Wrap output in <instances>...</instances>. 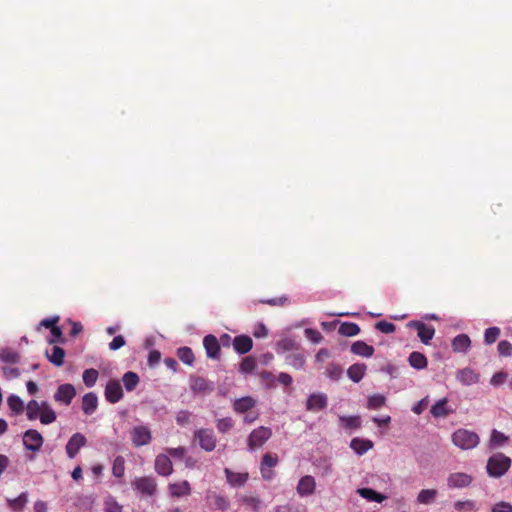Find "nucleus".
<instances>
[{
	"label": "nucleus",
	"instance_id": "nucleus-51",
	"mask_svg": "<svg viewBox=\"0 0 512 512\" xmlns=\"http://www.w3.org/2000/svg\"><path fill=\"white\" fill-rule=\"evenodd\" d=\"M500 335V329L498 327H490L485 330L484 341L486 344H493Z\"/></svg>",
	"mask_w": 512,
	"mask_h": 512
},
{
	"label": "nucleus",
	"instance_id": "nucleus-38",
	"mask_svg": "<svg viewBox=\"0 0 512 512\" xmlns=\"http://www.w3.org/2000/svg\"><path fill=\"white\" fill-rule=\"evenodd\" d=\"M258 379L260 381V384L266 389L276 387V377L273 373L269 371H262L258 373Z\"/></svg>",
	"mask_w": 512,
	"mask_h": 512
},
{
	"label": "nucleus",
	"instance_id": "nucleus-25",
	"mask_svg": "<svg viewBox=\"0 0 512 512\" xmlns=\"http://www.w3.org/2000/svg\"><path fill=\"white\" fill-rule=\"evenodd\" d=\"M351 352L356 355L369 358L374 354V348L364 341H356L351 346Z\"/></svg>",
	"mask_w": 512,
	"mask_h": 512
},
{
	"label": "nucleus",
	"instance_id": "nucleus-50",
	"mask_svg": "<svg viewBox=\"0 0 512 512\" xmlns=\"http://www.w3.org/2000/svg\"><path fill=\"white\" fill-rule=\"evenodd\" d=\"M211 503L219 510H226L229 507V501L222 495L213 494L209 496Z\"/></svg>",
	"mask_w": 512,
	"mask_h": 512
},
{
	"label": "nucleus",
	"instance_id": "nucleus-39",
	"mask_svg": "<svg viewBox=\"0 0 512 512\" xmlns=\"http://www.w3.org/2000/svg\"><path fill=\"white\" fill-rule=\"evenodd\" d=\"M286 362L295 369H302L305 364V356L301 352H295L286 356Z\"/></svg>",
	"mask_w": 512,
	"mask_h": 512
},
{
	"label": "nucleus",
	"instance_id": "nucleus-57",
	"mask_svg": "<svg viewBox=\"0 0 512 512\" xmlns=\"http://www.w3.org/2000/svg\"><path fill=\"white\" fill-rule=\"evenodd\" d=\"M376 329L382 333L390 334L393 333L396 329L395 325L391 322L380 321L376 323Z\"/></svg>",
	"mask_w": 512,
	"mask_h": 512
},
{
	"label": "nucleus",
	"instance_id": "nucleus-14",
	"mask_svg": "<svg viewBox=\"0 0 512 512\" xmlns=\"http://www.w3.org/2000/svg\"><path fill=\"white\" fill-rule=\"evenodd\" d=\"M456 379L462 385L470 386L478 383L480 380V376L472 368L466 367L457 371Z\"/></svg>",
	"mask_w": 512,
	"mask_h": 512
},
{
	"label": "nucleus",
	"instance_id": "nucleus-46",
	"mask_svg": "<svg viewBox=\"0 0 512 512\" xmlns=\"http://www.w3.org/2000/svg\"><path fill=\"white\" fill-rule=\"evenodd\" d=\"M7 404L16 414H21L24 411L23 401L17 395H10L7 399Z\"/></svg>",
	"mask_w": 512,
	"mask_h": 512
},
{
	"label": "nucleus",
	"instance_id": "nucleus-23",
	"mask_svg": "<svg viewBox=\"0 0 512 512\" xmlns=\"http://www.w3.org/2000/svg\"><path fill=\"white\" fill-rule=\"evenodd\" d=\"M471 346V340L467 334H459L452 340V349L457 353H466Z\"/></svg>",
	"mask_w": 512,
	"mask_h": 512
},
{
	"label": "nucleus",
	"instance_id": "nucleus-61",
	"mask_svg": "<svg viewBox=\"0 0 512 512\" xmlns=\"http://www.w3.org/2000/svg\"><path fill=\"white\" fill-rule=\"evenodd\" d=\"M126 344L125 338L122 335L115 336L109 343L110 350H118Z\"/></svg>",
	"mask_w": 512,
	"mask_h": 512
},
{
	"label": "nucleus",
	"instance_id": "nucleus-35",
	"mask_svg": "<svg viewBox=\"0 0 512 512\" xmlns=\"http://www.w3.org/2000/svg\"><path fill=\"white\" fill-rule=\"evenodd\" d=\"M122 382L124 384L125 389L131 392L138 386L140 378L135 372L128 371L123 375Z\"/></svg>",
	"mask_w": 512,
	"mask_h": 512
},
{
	"label": "nucleus",
	"instance_id": "nucleus-12",
	"mask_svg": "<svg viewBox=\"0 0 512 512\" xmlns=\"http://www.w3.org/2000/svg\"><path fill=\"white\" fill-rule=\"evenodd\" d=\"M472 476L463 473V472H455L448 476L447 485L451 489H460L468 487L472 483Z\"/></svg>",
	"mask_w": 512,
	"mask_h": 512
},
{
	"label": "nucleus",
	"instance_id": "nucleus-55",
	"mask_svg": "<svg viewBox=\"0 0 512 512\" xmlns=\"http://www.w3.org/2000/svg\"><path fill=\"white\" fill-rule=\"evenodd\" d=\"M497 349L501 356L509 357L512 355V344L507 340L500 341Z\"/></svg>",
	"mask_w": 512,
	"mask_h": 512
},
{
	"label": "nucleus",
	"instance_id": "nucleus-11",
	"mask_svg": "<svg viewBox=\"0 0 512 512\" xmlns=\"http://www.w3.org/2000/svg\"><path fill=\"white\" fill-rule=\"evenodd\" d=\"M87 443L86 437L81 433L73 434L66 444V453L69 458L73 459Z\"/></svg>",
	"mask_w": 512,
	"mask_h": 512
},
{
	"label": "nucleus",
	"instance_id": "nucleus-44",
	"mask_svg": "<svg viewBox=\"0 0 512 512\" xmlns=\"http://www.w3.org/2000/svg\"><path fill=\"white\" fill-rule=\"evenodd\" d=\"M98 376L99 373L94 368L84 370L82 378L85 386L88 388L93 387L97 382Z\"/></svg>",
	"mask_w": 512,
	"mask_h": 512
},
{
	"label": "nucleus",
	"instance_id": "nucleus-26",
	"mask_svg": "<svg viewBox=\"0 0 512 512\" xmlns=\"http://www.w3.org/2000/svg\"><path fill=\"white\" fill-rule=\"evenodd\" d=\"M430 413L434 417L440 418L448 416L450 413H452V410L447 407V399L442 398L431 407Z\"/></svg>",
	"mask_w": 512,
	"mask_h": 512
},
{
	"label": "nucleus",
	"instance_id": "nucleus-19",
	"mask_svg": "<svg viewBox=\"0 0 512 512\" xmlns=\"http://www.w3.org/2000/svg\"><path fill=\"white\" fill-rule=\"evenodd\" d=\"M316 483L312 476L306 475L302 477L297 485V493L300 496H309L315 491Z\"/></svg>",
	"mask_w": 512,
	"mask_h": 512
},
{
	"label": "nucleus",
	"instance_id": "nucleus-29",
	"mask_svg": "<svg viewBox=\"0 0 512 512\" xmlns=\"http://www.w3.org/2000/svg\"><path fill=\"white\" fill-rule=\"evenodd\" d=\"M20 354L12 348H3L0 351V360L8 364H16L20 361Z\"/></svg>",
	"mask_w": 512,
	"mask_h": 512
},
{
	"label": "nucleus",
	"instance_id": "nucleus-63",
	"mask_svg": "<svg viewBox=\"0 0 512 512\" xmlns=\"http://www.w3.org/2000/svg\"><path fill=\"white\" fill-rule=\"evenodd\" d=\"M51 334L53 335V338L48 340L49 344H53L56 342H61V343L64 342L63 337H62V335H63L62 331L57 325L52 327Z\"/></svg>",
	"mask_w": 512,
	"mask_h": 512
},
{
	"label": "nucleus",
	"instance_id": "nucleus-30",
	"mask_svg": "<svg viewBox=\"0 0 512 512\" xmlns=\"http://www.w3.org/2000/svg\"><path fill=\"white\" fill-rule=\"evenodd\" d=\"M366 366L364 364H353L347 370L348 377L355 383L362 380L365 375Z\"/></svg>",
	"mask_w": 512,
	"mask_h": 512
},
{
	"label": "nucleus",
	"instance_id": "nucleus-27",
	"mask_svg": "<svg viewBox=\"0 0 512 512\" xmlns=\"http://www.w3.org/2000/svg\"><path fill=\"white\" fill-rule=\"evenodd\" d=\"M357 493L364 499L371 501V502H377L381 503L383 502L387 497L381 493L376 492L375 490L371 488H359L357 490Z\"/></svg>",
	"mask_w": 512,
	"mask_h": 512
},
{
	"label": "nucleus",
	"instance_id": "nucleus-21",
	"mask_svg": "<svg viewBox=\"0 0 512 512\" xmlns=\"http://www.w3.org/2000/svg\"><path fill=\"white\" fill-rule=\"evenodd\" d=\"M373 442L368 439L353 438L350 442V448L359 456L365 454L367 451L372 449Z\"/></svg>",
	"mask_w": 512,
	"mask_h": 512
},
{
	"label": "nucleus",
	"instance_id": "nucleus-36",
	"mask_svg": "<svg viewBox=\"0 0 512 512\" xmlns=\"http://www.w3.org/2000/svg\"><path fill=\"white\" fill-rule=\"evenodd\" d=\"M411 367L421 370L427 366V358L420 352H412L408 358Z\"/></svg>",
	"mask_w": 512,
	"mask_h": 512
},
{
	"label": "nucleus",
	"instance_id": "nucleus-53",
	"mask_svg": "<svg viewBox=\"0 0 512 512\" xmlns=\"http://www.w3.org/2000/svg\"><path fill=\"white\" fill-rule=\"evenodd\" d=\"M256 367V360L254 357L249 356L242 360L240 364V371L243 373H251Z\"/></svg>",
	"mask_w": 512,
	"mask_h": 512
},
{
	"label": "nucleus",
	"instance_id": "nucleus-59",
	"mask_svg": "<svg viewBox=\"0 0 512 512\" xmlns=\"http://www.w3.org/2000/svg\"><path fill=\"white\" fill-rule=\"evenodd\" d=\"M304 333L305 336L313 343H319L322 340V335L317 330L306 328Z\"/></svg>",
	"mask_w": 512,
	"mask_h": 512
},
{
	"label": "nucleus",
	"instance_id": "nucleus-43",
	"mask_svg": "<svg viewBox=\"0 0 512 512\" xmlns=\"http://www.w3.org/2000/svg\"><path fill=\"white\" fill-rule=\"evenodd\" d=\"M177 357L187 365H192L195 360L194 353L189 347H181L177 350Z\"/></svg>",
	"mask_w": 512,
	"mask_h": 512
},
{
	"label": "nucleus",
	"instance_id": "nucleus-64",
	"mask_svg": "<svg viewBox=\"0 0 512 512\" xmlns=\"http://www.w3.org/2000/svg\"><path fill=\"white\" fill-rule=\"evenodd\" d=\"M492 512H512V505L505 501L498 502L493 506Z\"/></svg>",
	"mask_w": 512,
	"mask_h": 512
},
{
	"label": "nucleus",
	"instance_id": "nucleus-62",
	"mask_svg": "<svg viewBox=\"0 0 512 512\" xmlns=\"http://www.w3.org/2000/svg\"><path fill=\"white\" fill-rule=\"evenodd\" d=\"M455 508L458 510L473 511L475 510V503L471 500L457 501L455 503Z\"/></svg>",
	"mask_w": 512,
	"mask_h": 512
},
{
	"label": "nucleus",
	"instance_id": "nucleus-4",
	"mask_svg": "<svg viewBox=\"0 0 512 512\" xmlns=\"http://www.w3.org/2000/svg\"><path fill=\"white\" fill-rule=\"evenodd\" d=\"M194 439L198 441L200 447L211 452L216 448L217 438L213 430L207 428H201L194 432Z\"/></svg>",
	"mask_w": 512,
	"mask_h": 512
},
{
	"label": "nucleus",
	"instance_id": "nucleus-17",
	"mask_svg": "<svg viewBox=\"0 0 512 512\" xmlns=\"http://www.w3.org/2000/svg\"><path fill=\"white\" fill-rule=\"evenodd\" d=\"M327 406V397L323 393L311 394L306 402V408L309 411H319Z\"/></svg>",
	"mask_w": 512,
	"mask_h": 512
},
{
	"label": "nucleus",
	"instance_id": "nucleus-49",
	"mask_svg": "<svg viewBox=\"0 0 512 512\" xmlns=\"http://www.w3.org/2000/svg\"><path fill=\"white\" fill-rule=\"evenodd\" d=\"M104 508L106 512H122V505H120L113 496L106 497L104 501Z\"/></svg>",
	"mask_w": 512,
	"mask_h": 512
},
{
	"label": "nucleus",
	"instance_id": "nucleus-58",
	"mask_svg": "<svg viewBox=\"0 0 512 512\" xmlns=\"http://www.w3.org/2000/svg\"><path fill=\"white\" fill-rule=\"evenodd\" d=\"M259 302L268 304L271 306H282L288 302V298L287 297L265 298V299L259 300Z\"/></svg>",
	"mask_w": 512,
	"mask_h": 512
},
{
	"label": "nucleus",
	"instance_id": "nucleus-40",
	"mask_svg": "<svg viewBox=\"0 0 512 512\" xmlns=\"http://www.w3.org/2000/svg\"><path fill=\"white\" fill-rule=\"evenodd\" d=\"M339 334L347 337L356 336L360 332V327L356 323L344 322L340 325Z\"/></svg>",
	"mask_w": 512,
	"mask_h": 512
},
{
	"label": "nucleus",
	"instance_id": "nucleus-22",
	"mask_svg": "<svg viewBox=\"0 0 512 512\" xmlns=\"http://www.w3.org/2000/svg\"><path fill=\"white\" fill-rule=\"evenodd\" d=\"M233 347L239 354H245L252 349L253 341L249 336H236L233 339Z\"/></svg>",
	"mask_w": 512,
	"mask_h": 512
},
{
	"label": "nucleus",
	"instance_id": "nucleus-31",
	"mask_svg": "<svg viewBox=\"0 0 512 512\" xmlns=\"http://www.w3.org/2000/svg\"><path fill=\"white\" fill-rule=\"evenodd\" d=\"M254 405L255 400L252 397H242L234 401L233 408L237 413H245L253 408Z\"/></svg>",
	"mask_w": 512,
	"mask_h": 512
},
{
	"label": "nucleus",
	"instance_id": "nucleus-60",
	"mask_svg": "<svg viewBox=\"0 0 512 512\" xmlns=\"http://www.w3.org/2000/svg\"><path fill=\"white\" fill-rule=\"evenodd\" d=\"M271 430L266 427H258V446L263 444L271 436Z\"/></svg>",
	"mask_w": 512,
	"mask_h": 512
},
{
	"label": "nucleus",
	"instance_id": "nucleus-6",
	"mask_svg": "<svg viewBox=\"0 0 512 512\" xmlns=\"http://www.w3.org/2000/svg\"><path fill=\"white\" fill-rule=\"evenodd\" d=\"M131 441L135 447H141L151 442L152 436L151 431L147 426L139 425L135 426L131 430Z\"/></svg>",
	"mask_w": 512,
	"mask_h": 512
},
{
	"label": "nucleus",
	"instance_id": "nucleus-16",
	"mask_svg": "<svg viewBox=\"0 0 512 512\" xmlns=\"http://www.w3.org/2000/svg\"><path fill=\"white\" fill-rule=\"evenodd\" d=\"M155 471L161 476H169L173 473V465L165 454H159L155 458Z\"/></svg>",
	"mask_w": 512,
	"mask_h": 512
},
{
	"label": "nucleus",
	"instance_id": "nucleus-47",
	"mask_svg": "<svg viewBox=\"0 0 512 512\" xmlns=\"http://www.w3.org/2000/svg\"><path fill=\"white\" fill-rule=\"evenodd\" d=\"M124 472H125V460L122 456H117L113 462L112 473L115 477L121 478V477H123Z\"/></svg>",
	"mask_w": 512,
	"mask_h": 512
},
{
	"label": "nucleus",
	"instance_id": "nucleus-9",
	"mask_svg": "<svg viewBox=\"0 0 512 512\" xmlns=\"http://www.w3.org/2000/svg\"><path fill=\"white\" fill-rule=\"evenodd\" d=\"M190 388L195 394H208L214 391V383L201 376L190 377Z\"/></svg>",
	"mask_w": 512,
	"mask_h": 512
},
{
	"label": "nucleus",
	"instance_id": "nucleus-28",
	"mask_svg": "<svg viewBox=\"0 0 512 512\" xmlns=\"http://www.w3.org/2000/svg\"><path fill=\"white\" fill-rule=\"evenodd\" d=\"M40 422L42 424H51L56 420V413L55 411L50 407V405L46 402H42V410L39 415Z\"/></svg>",
	"mask_w": 512,
	"mask_h": 512
},
{
	"label": "nucleus",
	"instance_id": "nucleus-8",
	"mask_svg": "<svg viewBox=\"0 0 512 512\" xmlns=\"http://www.w3.org/2000/svg\"><path fill=\"white\" fill-rule=\"evenodd\" d=\"M104 395L106 400L111 404L119 402L124 395L120 382L115 379L109 380L105 386Z\"/></svg>",
	"mask_w": 512,
	"mask_h": 512
},
{
	"label": "nucleus",
	"instance_id": "nucleus-3",
	"mask_svg": "<svg viewBox=\"0 0 512 512\" xmlns=\"http://www.w3.org/2000/svg\"><path fill=\"white\" fill-rule=\"evenodd\" d=\"M279 458L277 454L266 453L262 457L260 464L261 477L264 481H272L276 477L274 468L278 465Z\"/></svg>",
	"mask_w": 512,
	"mask_h": 512
},
{
	"label": "nucleus",
	"instance_id": "nucleus-32",
	"mask_svg": "<svg viewBox=\"0 0 512 512\" xmlns=\"http://www.w3.org/2000/svg\"><path fill=\"white\" fill-rule=\"evenodd\" d=\"M341 427L347 430H356L361 426L360 416H339Z\"/></svg>",
	"mask_w": 512,
	"mask_h": 512
},
{
	"label": "nucleus",
	"instance_id": "nucleus-7",
	"mask_svg": "<svg viewBox=\"0 0 512 512\" xmlns=\"http://www.w3.org/2000/svg\"><path fill=\"white\" fill-rule=\"evenodd\" d=\"M44 443L42 435L34 429L27 430L23 435V445L27 450L37 452Z\"/></svg>",
	"mask_w": 512,
	"mask_h": 512
},
{
	"label": "nucleus",
	"instance_id": "nucleus-45",
	"mask_svg": "<svg viewBox=\"0 0 512 512\" xmlns=\"http://www.w3.org/2000/svg\"><path fill=\"white\" fill-rule=\"evenodd\" d=\"M386 403V397L382 394H374L368 397L367 408L370 410H376L384 406Z\"/></svg>",
	"mask_w": 512,
	"mask_h": 512
},
{
	"label": "nucleus",
	"instance_id": "nucleus-48",
	"mask_svg": "<svg viewBox=\"0 0 512 512\" xmlns=\"http://www.w3.org/2000/svg\"><path fill=\"white\" fill-rule=\"evenodd\" d=\"M234 426V421L231 417L218 419L216 422V428L220 433H227Z\"/></svg>",
	"mask_w": 512,
	"mask_h": 512
},
{
	"label": "nucleus",
	"instance_id": "nucleus-13",
	"mask_svg": "<svg viewBox=\"0 0 512 512\" xmlns=\"http://www.w3.org/2000/svg\"><path fill=\"white\" fill-rule=\"evenodd\" d=\"M75 395H76V390H75L74 386L72 384L66 383V384L60 385L57 388V390L54 394V399L57 402L63 403L65 405H69L72 402Z\"/></svg>",
	"mask_w": 512,
	"mask_h": 512
},
{
	"label": "nucleus",
	"instance_id": "nucleus-34",
	"mask_svg": "<svg viewBox=\"0 0 512 512\" xmlns=\"http://www.w3.org/2000/svg\"><path fill=\"white\" fill-rule=\"evenodd\" d=\"M28 502V494L22 492L18 497L14 499H7V503L10 509L15 512H21Z\"/></svg>",
	"mask_w": 512,
	"mask_h": 512
},
{
	"label": "nucleus",
	"instance_id": "nucleus-52",
	"mask_svg": "<svg viewBox=\"0 0 512 512\" xmlns=\"http://www.w3.org/2000/svg\"><path fill=\"white\" fill-rule=\"evenodd\" d=\"M325 374L331 380H338L342 375V369L339 365L331 363L327 366Z\"/></svg>",
	"mask_w": 512,
	"mask_h": 512
},
{
	"label": "nucleus",
	"instance_id": "nucleus-2",
	"mask_svg": "<svg viewBox=\"0 0 512 512\" xmlns=\"http://www.w3.org/2000/svg\"><path fill=\"white\" fill-rule=\"evenodd\" d=\"M479 441L478 434L467 429H458L452 434V442L462 450L475 448Z\"/></svg>",
	"mask_w": 512,
	"mask_h": 512
},
{
	"label": "nucleus",
	"instance_id": "nucleus-20",
	"mask_svg": "<svg viewBox=\"0 0 512 512\" xmlns=\"http://www.w3.org/2000/svg\"><path fill=\"white\" fill-rule=\"evenodd\" d=\"M98 407V397L95 393H86L82 398V410L86 415H92Z\"/></svg>",
	"mask_w": 512,
	"mask_h": 512
},
{
	"label": "nucleus",
	"instance_id": "nucleus-54",
	"mask_svg": "<svg viewBox=\"0 0 512 512\" xmlns=\"http://www.w3.org/2000/svg\"><path fill=\"white\" fill-rule=\"evenodd\" d=\"M278 350L288 351V350H296L298 348V343L290 338H285L277 343Z\"/></svg>",
	"mask_w": 512,
	"mask_h": 512
},
{
	"label": "nucleus",
	"instance_id": "nucleus-18",
	"mask_svg": "<svg viewBox=\"0 0 512 512\" xmlns=\"http://www.w3.org/2000/svg\"><path fill=\"white\" fill-rule=\"evenodd\" d=\"M203 345L207 356L212 359H218L220 351V343L214 335H207L203 339Z\"/></svg>",
	"mask_w": 512,
	"mask_h": 512
},
{
	"label": "nucleus",
	"instance_id": "nucleus-1",
	"mask_svg": "<svg viewBox=\"0 0 512 512\" xmlns=\"http://www.w3.org/2000/svg\"><path fill=\"white\" fill-rule=\"evenodd\" d=\"M511 466V459L502 453L492 455L486 465L490 477L499 478L503 476Z\"/></svg>",
	"mask_w": 512,
	"mask_h": 512
},
{
	"label": "nucleus",
	"instance_id": "nucleus-15",
	"mask_svg": "<svg viewBox=\"0 0 512 512\" xmlns=\"http://www.w3.org/2000/svg\"><path fill=\"white\" fill-rule=\"evenodd\" d=\"M168 491L171 497L181 498L189 496L192 489L190 483L187 480H183L181 482L170 483L168 485Z\"/></svg>",
	"mask_w": 512,
	"mask_h": 512
},
{
	"label": "nucleus",
	"instance_id": "nucleus-37",
	"mask_svg": "<svg viewBox=\"0 0 512 512\" xmlns=\"http://www.w3.org/2000/svg\"><path fill=\"white\" fill-rule=\"evenodd\" d=\"M437 497L435 489H423L417 495V502L419 504L429 505L432 504Z\"/></svg>",
	"mask_w": 512,
	"mask_h": 512
},
{
	"label": "nucleus",
	"instance_id": "nucleus-33",
	"mask_svg": "<svg viewBox=\"0 0 512 512\" xmlns=\"http://www.w3.org/2000/svg\"><path fill=\"white\" fill-rule=\"evenodd\" d=\"M225 474L227 477V481L232 486H242L248 479L247 473H234L228 468L225 469Z\"/></svg>",
	"mask_w": 512,
	"mask_h": 512
},
{
	"label": "nucleus",
	"instance_id": "nucleus-42",
	"mask_svg": "<svg viewBox=\"0 0 512 512\" xmlns=\"http://www.w3.org/2000/svg\"><path fill=\"white\" fill-rule=\"evenodd\" d=\"M42 410V402L38 403L36 400H31L27 404L26 415L29 420H35L39 418Z\"/></svg>",
	"mask_w": 512,
	"mask_h": 512
},
{
	"label": "nucleus",
	"instance_id": "nucleus-10",
	"mask_svg": "<svg viewBox=\"0 0 512 512\" xmlns=\"http://www.w3.org/2000/svg\"><path fill=\"white\" fill-rule=\"evenodd\" d=\"M408 326L417 330L418 337L424 344H429L435 334V329L421 321H411Z\"/></svg>",
	"mask_w": 512,
	"mask_h": 512
},
{
	"label": "nucleus",
	"instance_id": "nucleus-41",
	"mask_svg": "<svg viewBox=\"0 0 512 512\" xmlns=\"http://www.w3.org/2000/svg\"><path fill=\"white\" fill-rule=\"evenodd\" d=\"M508 441V436L504 433L494 429L492 430L491 437L489 440L490 448H497L503 446Z\"/></svg>",
	"mask_w": 512,
	"mask_h": 512
},
{
	"label": "nucleus",
	"instance_id": "nucleus-24",
	"mask_svg": "<svg viewBox=\"0 0 512 512\" xmlns=\"http://www.w3.org/2000/svg\"><path fill=\"white\" fill-rule=\"evenodd\" d=\"M48 360L55 366H62L65 358V350L59 346H53L51 351L46 350L45 352Z\"/></svg>",
	"mask_w": 512,
	"mask_h": 512
},
{
	"label": "nucleus",
	"instance_id": "nucleus-5",
	"mask_svg": "<svg viewBox=\"0 0 512 512\" xmlns=\"http://www.w3.org/2000/svg\"><path fill=\"white\" fill-rule=\"evenodd\" d=\"M134 490L142 495L154 496L157 491V483L154 478L149 476L139 477L132 481Z\"/></svg>",
	"mask_w": 512,
	"mask_h": 512
},
{
	"label": "nucleus",
	"instance_id": "nucleus-56",
	"mask_svg": "<svg viewBox=\"0 0 512 512\" xmlns=\"http://www.w3.org/2000/svg\"><path fill=\"white\" fill-rule=\"evenodd\" d=\"M507 377H508V374L506 372H503V371L497 372L491 377L490 384L494 387H499L502 384H504Z\"/></svg>",
	"mask_w": 512,
	"mask_h": 512
}]
</instances>
